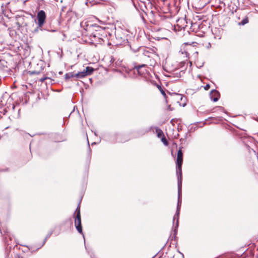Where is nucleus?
<instances>
[{"mask_svg":"<svg viewBox=\"0 0 258 258\" xmlns=\"http://www.w3.org/2000/svg\"><path fill=\"white\" fill-rule=\"evenodd\" d=\"M183 154L181 149H180L177 152V159H176V174L178 178V194L181 190V181H182V171L181 166L183 161Z\"/></svg>","mask_w":258,"mask_h":258,"instance_id":"1","label":"nucleus"},{"mask_svg":"<svg viewBox=\"0 0 258 258\" xmlns=\"http://www.w3.org/2000/svg\"><path fill=\"white\" fill-rule=\"evenodd\" d=\"M76 212L77 213V215L75 220V225L78 231L80 233H82L80 209L79 206L77 208Z\"/></svg>","mask_w":258,"mask_h":258,"instance_id":"2","label":"nucleus"},{"mask_svg":"<svg viewBox=\"0 0 258 258\" xmlns=\"http://www.w3.org/2000/svg\"><path fill=\"white\" fill-rule=\"evenodd\" d=\"M37 19L38 20V25L39 27H42L46 19V14L44 11L41 10L38 13Z\"/></svg>","mask_w":258,"mask_h":258,"instance_id":"3","label":"nucleus"},{"mask_svg":"<svg viewBox=\"0 0 258 258\" xmlns=\"http://www.w3.org/2000/svg\"><path fill=\"white\" fill-rule=\"evenodd\" d=\"M219 93L216 90H213L210 93V98L214 101L216 102L219 98Z\"/></svg>","mask_w":258,"mask_h":258,"instance_id":"4","label":"nucleus"},{"mask_svg":"<svg viewBox=\"0 0 258 258\" xmlns=\"http://www.w3.org/2000/svg\"><path fill=\"white\" fill-rule=\"evenodd\" d=\"M179 214V205L178 204L176 213V215L174 216V217L173 218V222H174V221L175 220L176 218L177 219L176 222V227H178V226Z\"/></svg>","mask_w":258,"mask_h":258,"instance_id":"5","label":"nucleus"},{"mask_svg":"<svg viewBox=\"0 0 258 258\" xmlns=\"http://www.w3.org/2000/svg\"><path fill=\"white\" fill-rule=\"evenodd\" d=\"M86 73L85 72V70H84L83 71L79 72L77 74H75V77L78 78H82L85 76H87Z\"/></svg>","mask_w":258,"mask_h":258,"instance_id":"6","label":"nucleus"},{"mask_svg":"<svg viewBox=\"0 0 258 258\" xmlns=\"http://www.w3.org/2000/svg\"><path fill=\"white\" fill-rule=\"evenodd\" d=\"M84 70L87 74V76L91 75L94 71V69L90 67H87Z\"/></svg>","mask_w":258,"mask_h":258,"instance_id":"7","label":"nucleus"},{"mask_svg":"<svg viewBox=\"0 0 258 258\" xmlns=\"http://www.w3.org/2000/svg\"><path fill=\"white\" fill-rule=\"evenodd\" d=\"M156 132L157 134V136L158 138H162V137H164V135L162 131L160 128H156Z\"/></svg>","mask_w":258,"mask_h":258,"instance_id":"8","label":"nucleus"},{"mask_svg":"<svg viewBox=\"0 0 258 258\" xmlns=\"http://www.w3.org/2000/svg\"><path fill=\"white\" fill-rule=\"evenodd\" d=\"M73 77H75V74L70 73H67L65 75V79L67 80Z\"/></svg>","mask_w":258,"mask_h":258,"instance_id":"9","label":"nucleus"},{"mask_svg":"<svg viewBox=\"0 0 258 258\" xmlns=\"http://www.w3.org/2000/svg\"><path fill=\"white\" fill-rule=\"evenodd\" d=\"M248 23V17L244 18L240 23H239V25H244Z\"/></svg>","mask_w":258,"mask_h":258,"instance_id":"10","label":"nucleus"},{"mask_svg":"<svg viewBox=\"0 0 258 258\" xmlns=\"http://www.w3.org/2000/svg\"><path fill=\"white\" fill-rule=\"evenodd\" d=\"M157 87L159 89V90L160 91L161 93H162V94L163 95V96H165L166 95V94H165V91L162 89V87L159 86V85H158L157 86Z\"/></svg>","mask_w":258,"mask_h":258,"instance_id":"11","label":"nucleus"},{"mask_svg":"<svg viewBox=\"0 0 258 258\" xmlns=\"http://www.w3.org/2000/svg\"><path fill=\"white\" fill-rule=\"evenodd\" d=\"M161 141L164 143V145H168L167 141H166V139H165V138L164 137H162Z\"/></svg>","mask_w":258,"mask_h":258,"instance_id":"12","label":"nucleus"},{"mask_svg":"<svg viewBox=\"0 0 258 258\" xmlns=\"http://www.w3.org/2000/svg\"><path fill=\"white\" fill-rule=\"evenodd\" d=\"M210 88V85L209 84H207L206 85L205 87H204V89L206 90H208Z\"/></svg>","mask_w":258,"mask_h":258,"instance_id":"13","label":"nucleus"},{"mask_svg":"<svg viewBox=\"0 0 258 258\" xmlns=\"http://www.w3.org/2000/svg\"><path fill=\"white\" fill-rule=\"evenodd\" d=\"M143 66H145L144 64H143L142 66H138L137 67H136V69L138 71H139V69L142 68V67Z\"/></svg>","mask_w":258,"mask_h":258,"instance_id":"14","label":"nucleus"},{"mask_svg":"<svg viewBox=\"0 0 258 258\" xmlns=\"http://www.w3.org/2000/svg\"><path fill=\"white\" fill-rule=\"evenodd\" d=\"M39 73V72L35 71H33L31 72V74H38Z\"/></svg>","mask_w":258,"mask_h":258,"instance_id":"15","label":"nucleus"},{"mask_svg":"<svg viewBox=\"0 0 258 258\" xmlns=\"http://www.w3.org/2000/svg\"><path fill=\"white\" fill-rule=\"evenodd\" d=\"M47 78H42L40 79V81L41 82H43V81H44Z\"/></svg>","mask_w":258,"mask_h":258,"instance_id":"16","label":"nucleus"}]
</instances>
